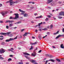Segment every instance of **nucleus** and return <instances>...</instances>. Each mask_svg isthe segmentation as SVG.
<instances>
[{
	"label": "nucleus",
	"instance_id": "obj_1",
	"mask_svg": "<svg viewBox=\"0 0 64 64\" xmlns=\"http://www.w3.org/2000/svg\"><path fill=\"white\" fill-rule=\"evenodd\" d=\"M18 3V1H16V2H10V6H11V5H12V4H15V3H16H16Z\"/></svg>",
	"mask_w": 64,
	"mask_h": 64
},
{
	"label": "nucleus",
	"instance_id": "obj_2",
	"mask_svg": "<svg viewBox=\"0 0 64 64\" xmlns=\"http://www.w3.org/2000/svg\"><path fill=\"white\" fill-rule=\"evenodd\" d=\"M14 15L16 16L14 18V19H16L19 18V14H15Z\"/></svg>",
	"mask_w": 64,
	"mask_h": 64
},
{
	"label": "nucleus",
	"instance_id": "obj_3",
	"mask_svg": "<svg viewBox=\"0 0 64 64\" xmlns=\"http://www.w3.org/2000/svg\"><path fill=\"white\" fill-rule=\"evenodd\" d=\"M5 52V51L4 50V49L1 48L0 49V53H1V54H2V53H4Z\"/></svg>",
	"mask_w": 64,
	"mask_h": 64
},
{
	"label": "nucleus",
	"instance_id": "obj_4",
	"mask_svg": "<svg viewBox=\"0 0 64 64\" xmlns=\"http://www.w3.org/2000/svg\"><path fill=\"white\" fill-rule=\"evenodd\" d=\"M60 15L61 16V15H62L64 16V12H61L59 13Z\"/></svg>",
	"mask_w": 64,
	"mask_h": 64
},
{
	"label": "nucleus",
	"instance_id": "obj_5",
	"mask_svg": "<svg viewBox=\"0 0 64 64\" xmlns=\"http://www.w3.org/2000/svg\"><path fill=\"white\" fill-rule=\"evenodd\" d=\"M61 36H64V35H61V34H59L57 36L56 38V39H58V38H59L60 37H61Z\"/></svg>",
	"mask_w": 64,
	"mask_h": 64
},
{
	"label": "nucleus",
	"instance_id": "obj_6",
	"mask_svg": "<svg viewBox=\"0 0 64 64\" xmlns=\"http://www.w3.org/2000/svg\"><path fill=\"white\" fill-rule=\"evenodd\" d=\"M56 4H57L56 3L54 2H53L52 3H51V4L52 6H55Z\"/></svg>",
	"mask_w": 64,
	"mask_h": 64
},
{
	"label": "nucleus",
	"instance_id": "obj_7",
	"mask_svg": "<svg viewBox=\"0 0 64 64\" xmlns=\"http://www.w3.org/2000/svg\"><path fill=\"white\" fill-rule=\"evenodd\" d=\"M36 54L35 52H34L32 54V56H33L34 57H35L36 56Z\"/></svg>",
	"mask_w": 64,
	"mask_h": 64
},
{
	"label": "nucleus",
	"instance_id": "obj_8",
	"mask_svg": "<svg viewBox=\"0 0 64 64\" xmlns=\"http://www.w3.org/2000/svg\"><path fill=\"white\" fill-rule=\"evenodd\" d=\"M52 1H53V0H48L47 3V4H49V3H51Z\"/></svg>",
	"mask_w": 64,
	"mask_h": 64
},
{
	"label": "nucleus",
	"instance_id": "obj_9",
	"mask_svg": "<svg viewBox=\"0 0 64 64\" xmlns=\"http://www.w3.org/2000/svg\"><path fill=\"white\" fill-rule=\"evenodd\" d=\"M0 34L1 35H4V36H6L7 35V34L5 33L1 32Z\"/></svg>",
	"mask_w": 64,
	"mask_h": 64
},
{
	"label": "nucleus",
	"instance_id": "obj_10",
	"mask_svg": "<svg viewBox=\"0 0 64 64\" xmlns=\"http://www.w3.org/2000/svg\"><path fill=\"white\" fill-rule=\"evenodd\" d=\"M42 23H43V22H41L40 23H38V25H36V27H37V26H41V24H42Z\"/></svg>",
	"mask_w": 64,
	"mask_h": 64
},
{
	"label": "nucleus",
	"instance_id": "obj_11",
	"mask_svg": "<svg viewBox=\"0 0 64 64\" xmlns=\"http://www.w3.org/2000/svg\"><path fill=\"white\" fill-rule=\"evenodd\" d=\"M30 45H35V44H36L37 43V42H36L35 43H32L30 42Z\"/></svg>",
	"mask_w": 64,
	"mask_h": 64
},
{
	"label": "nucleus",
	"instance_id": "obj_12",
	"mask_svg": "<svg viewBox=\"0 0 64 64\" xmlns=\"http://www.w3.org/2000/svg\"><path fill=\"white\" fill-rule=\"evenodd\" d=\"M28 16V14H27V13L24 14V17H27Z\"/></svg>",
	"mask_w": 64,
	"mask_h": 64
},
{
	"label": "nucleus",
	"instance_id": "obj_13",
	"mask_svg": "<svg viewBox=\"0 0 64 64\" xmlns=\"http://www.w3.org/2000/svg\"><path fill=\"white\" fill-rule=\"evenodd\" d=\"M24 55H28V56H30V55L29 54L26 53V52H24Z\"/></svg>",
	"mask_w": 64,
	"mask_h": 64
},
{
	"label": "nucleus",
	"instance_id": "obj_14",
	"mask_svg": "<svg viewBox=\"0 0 64 64\" xmlns=\"http://www.w3.org/2000/svg\"><path fill=\"white\" fill-rule=\"evenodd\" d=\"M60 48H62V49H64V46H63V44H62L60 45Z\"/></svg>",
	"mask_w": 64,
	"mask_h": 64
},
{
	"label": "nucleus",
	"instance_id": "obj_15",
	"mask_svg": "<svg viewBox=\"0 0 64 64\" xmlns=\"http://www.w3.org/2000/svg\"><path fill=\"white\" fill-rule=\"evenodd\" d=\"M49 61H51V62H54L55 61V60H53V59H51L49 60Z\"/></svg>",
	"mask_w": 64,
	"mask_h": 64
},
{
	"label": "nucleus",
	"instance_id": "obj_16",
	"mask_svg": "<svg viewBox=\"0 0 64 64\" xmlns=\"http://www.w3.org/2000/svg\"><path fill=\"white\" fill-rule=\"evenodd\" d=\"M6 12H2V16H4L5 14H6Z\"/></svg>",
	"mask_w": 64,
	"mask_h": 64
},
{
	"label": "nucleus",
	"instance_id": "obj_17",
	"mask_svg": "<svg viewBox=\"0 0 64 64\" xmlns=\"http://www.w3.org/2000/svg\"><path fill=\"white\" fill-rule=\"evenodd\" d=\"M30 61L32 63H34V62H36V61L34 60H30Z\"/></svg>",
	"mask_w": 64,
	"mask_h": 64
},
{
	"label": "nucleus",
	"instance_id": "obj_18",
	"mask_svg": "<svg viewBox=\"0 0 64 64\" xmlns=\"http://www.w3.org/2000/svg\"><path fill=\"white\" fill-rule=\"evenodd\" d=\"M59 31H58L54 33L53 34L54 35H56V34H58V33H59Z\"/></svg>",
	"mask_w": 64,
	"mask_h": 64
},
{
	"label": "nucleus",
	"instance_id": "obj_19",
	"mask_svg": "<svg viewBox=\"0 0 64 64\" xmlns=\"http://www.w3.org/2000/svg\"><path fill=\"white\" fill-rule=\"evenodd\" d=\"M2 45H4L5 44V42H2L1 43Z\"/></svg>",
	"mask_w": 64,
	"mask_h": 64
},
{
	"label": "nucleus",
	"instance_id": "obj_20",
	"mask_svg": "<svg viewBox=\"0 0 64 64\" xmlns=\"http://www.w3.org/2000/svg\"><path fill=\"white\" fill-rule=\"evenodd\" d=\"M19 11L21 12H23V13H25V12L24 11L22 10L21 9H19Z\"/></svg>",
	"mask_w": 64,
	"mask_h": 64
},
{
	"label": "nucleus",
	"instance_id": "obj_21",
	"mask_svg": "<svg viewBox=\"0 0 64 64\" xmlns=\"http://www.w3.org/2000/svg\"><path fill=\"white\" fill-rule=\"evenodd\" d=\"M56 60L57 61H58V62H61V61L58 58H56Z\"/></svg>",
	"mask_w": 64,
	"mask_h": 64
},
{
	"label": "nucleus",
	"instance_id": "obj_22",
	"mask_svg": "<svg viewBox=\"0 0 64 64\" xmlns=\"http://www.w3.org/2000/svg\"><path fill=\"white\" fill-rule=\"evenodd\" d=\"M14 22V21L13 20H10L9 23H13V22Z\"/></svg>",
	"mask_w": 64,
	"mask_h": 64
},
{
	"label": "nucleus",
	"instance_id": "obj_23",
	"mask_svg": "<svg viewBox=\"0 0 64 64\" xmlns=\"http://www.w3.org/2000/svg\"><path fill=\"white\" fill-rule=\"evenodd\" d=\"M46 57H47V56H48L49 57H51V55H50L48 54H46Z\"/></svg>",
	"mask_w": 64,
	"mask_h": 64
},
{
	"label": "nucleus",
	"instance_id": "obj_24",
	"mask_svg": "<svg viewBox=\"0 0 64 64\" xmlns=\"http://www.w3.org/2000/svg\"><path fill=\"white\" fill-rule=\"evenodd\" d=\"M25 57L27 59H28V60H29L30 59V58L28 57V56H25Z\"/></svg>",
	"mask_w": 64,
	"mask_h": 64
},
{
	"label": "nucleus",
	"instance_id": "obj_25",
	"mask_svg": "<svg viewBox=\"0 0 64 64\" xmlns=\"http://www.w3.org/2000/svg\"><path fill=\"white\" fill-rule=\"evenodd\" d=\"M11 60H12V59L11 58H9L8 60V62H10V61H11Z\"/></svg>",
	"mask_w": 64,
	"mask_h": 64
},
{
	"label": "nucleus",
	"instance_id": "obj_26",
	"mask_svg": "<svg viewBox=\"0 0 64 64\" xmlns=\"http://www.w3.org/2000/svg\"><path fill=\"white\" fill-rule=\"evenodd\" d=\"M42 17V16H39V17H36V18H41V17Z\"/></svg>",
	"mask_w": 64,
	"mask_h": 64
},
{
	"label": "nucleus",
	"instance_id": "obj_27",
	"mask_svg": "<svg viewBox=\"0 0 64 64\" xmlns=\"http://www.w3.org/2000/svg\"><path fill=\"white\" fill-rule=\"evenodd\" d=\"M4 59L3 58H2V57H0V60H3Z\"/></svg>",
	"mask_w": 64,
	"mask_h": 64
},
{
	"label": "nucleus",
	"instance_id": "obj_28",
	"mask_svg": "<svg viewBox=\"0 0 64 64\" xmlns=\"http://www.w3.org/2000/svg\"><path fill=\"white\" fill-rule=\"evenodd\" d=\"M30 8H31L30 9V10H32V9H33V8H34V6H31L30 7Z\"/></svg>",
	"mask_w": 64,
	"mask_h": 64
},
{
	"label": "nucleus",
	"instance_id": "obj_29",
	"mask_svg": "<svg viewBox=\"0 0 64 64\" xmlns=\"http://www.w3.org/2000/svg\"><path fill=\"white\" fill-rule=\"evenodd\" d=\"M9 19H14V18L12 17V16H10V18Z\"/></svg>",
	"mask_w": 64,
	"mask_h": 64
},
{
	"label": "nucleus",
	"instance_id": "obj_30",
	"mask_svg": "<svg viewBox=\"0 0 64 64\" xmlns=\"http://www.w3.org/2000/svg\"><path fill=\"white\" fill-rule=\"evenodd\" d=\"M13 26V24H10V27H12Z\"/></svg>",
	"mask_w": 64,
	"mask_h": 64
},
{
	"label": "nucleus",
	"instance_id": "obj_31",
	"mask_svg": "<svg viewBox=\"0 0 64 64\" xmlns=\"http://www.w3.org/2000/svg\"><path fill=\"white\" fill-rule=\"evenodd\" d=\"M27 33H26L24 35V36H27Z\"/></svg>",
	"mask_w": 64,
	"mask_h": 64
},
{
	"label": "nucleus",
	"instance_id": "obj_32",
	"mask_svg": "<svg viewBox=\"0 0 64 64\" xmlns=\"http://www.w3.org/2000/svg\"><path fill=\"white\" fill-rule=\"evenodd\" d=\"M14 39L12 38H10V39H9V40L10 41H12V40H14Z\"/></svg>",
	"mask_w": 64,
	"mask_h": 64
},
{
	"label": "nucleus",
	"instance_id": "obj_33",
	"mask_svg": "<svg viewBox=\"0 0 64 64\" xmlns=\"http://www.w3.org/2000/svg\"><path fill=\"white\" fill-rule=\"evenodd\" d=\"M10 20H6V23H9V21H10Z\"/></svg>",
	"mask_w": 64,
	"mask_h": 64
},
{
	"label": "nucleus",
	"instance_id": "obj_34",
	"mask_svg": "<svg viewBox=\"0 0 64 64\" xmlns=\"http://www.w3.org/2000/svg\"><path fill=\"white\" fill-rule=\"evenodd\" d=\"M9 41H10L9 39H8L6 40V42H9Z\"/></svg>",
	"mask_w": 64,
	"mask_h": 64
},
{
	"label": "nucleus",
	"instance_id": "obj_35",
	"mask_svg": "<svg viewBox=\"0 0 64 64\" xmlns=\"http://www.w3.org/2000/svg\"><path fill=\"white\" fill-rule=\"evenodd\" d=\"M32 48H33V46H31V48H30V50H32Z\"/></svg>",
	"mask_w": 64,
	"mask_h": 64
},
{
	"label": "nucleus",
	"instance_id": "obj_36",
	"mask_svg": "<svg viewBox=\"0 0 64 64\" xmlns=\"http://www.w3.org/2000/svg\"><path fill=\"white\" fill-rule=\"evenodd\" d=\"M18 63L19 64H23V63L22 62H19Z\"/></svg>",
	"mask_w": 64,
	"mask_h": 64
},
{
	"label": "nucleus",
	"instance_id": "obj_37",
	"mask_svg": "<svg viewBox=\"0 0 64 64\" xmlns=\"http://www.w3.org/2000/svg\"><path fill=\"white\" fill-rule=\"evenodd\" d=\"M11 34V32H9L7 33V34L8 35H9V34Z\"/></svg>",
	"mask_w": 64,
	"mask_h": 64
},
{
	"label": "nucleus",
	"instance_id": "obj_38",
	"mask_svg": "<svg viewBox=\"0 0 64 64\" xmlns=\"http://www.w3.org/2000/svg\"><path fill=\"white\" fill-rule=\"evenodd\" d=\"M49 61V60H46V63L45 64H47V62Z\"/></svg>",
	"mask_w": 64,
	"mask_h": 64
},
{
	"label": "nucleus",
	"instance_id": "obj_39",
	"mask_svg": "<svg viewBox=\"0 0 64 64\" xmlns=\"http://www.w3.org/2000/svg\"><path fill=\"white\" fill-rule=\"evenodd\" d=\"M13 55H10V57H13Z\"/></svg>",
	"mask_w": 64,
	"mask_h": 64
},
{
	"label": "nucleus",
	"instance_id": "obj_40",
	"mask_svg": "<svg viewBox=\"0 0 64 64\" xmlns=\"http://www.w3.org/2000/svg\"><path fill=\"white\" fill-rule=\"evenodd\" d=\"M21 22H17V24H19V23H21Z\"/></svg>",
	"mask_w": 64,
	"mask_h": 64
},
{
	"label": "nucleus",
	"instance_id": "obj_41",
	"mask_svg": "<svg viewBox=\"0 0 64 64\" xmlns=\"http://www.w3.org/2000/svg\"><path fill=\"white\" fill-rule=\"evenodd\" d=\"M50 27L51 28H52L53 27V25H51L50 26Z\"/></svg>",
	"mask_w": 64,
	"mask_h": 64
},
{
	"label": "nucleus",
	"instance_id": "obj_42",
	"mask_svg": "<svg viewBox=\"0 0 64 64\" xmlns=\"http://www.w3.org/2000/svg\"><path fill=\"white\" fill-rule=\"evenodd\" d=\"M24 13L22 12V13L20 14V15H24Z\"/></svg>",
	"mask_w": 64,
	"mask_h": 64
},
{
	"label": "nucleus",
	"instance_id": "obj_43",
	"mask_svg": "<svg viewBox=\"0 0 64 64\" xmlns=\"http://www.w3.org/2000/svg\"><path fill=\"white\" fill-rule=\"evenodd\" d=\"M35 32L36 33H37V32H38V30H36L35 31Z\"/></svg>",
	"mask_w": 64,
	"mask_h": 64
},
{
	"label": "nucleus",
	"instance_id": "obj_44",
	"mask_svg": "<svg viewBox=\"0 0 64 64\" xmlns=\"http://www.w3.org/2000/svg\"><path fill=\"white\" fill-rule=\"evenodd\" d=\"M46 21H48V18H46V19L45 20Z\"/></svg>",
	"mask_w": 64,
	"mask_h": 64
},
{
	"label": "nucleus",
	"instance_id": "obj_45",
	"mask_svg": "<svg viewBox=\"0 0 64 64\" xmlns=\"http://www.w3.org/2000/svg\"><path fill=\"white\" fill-rule=\"evenodd\" d=\"M58 17L59 19H61L62 18V17L58 16Z\"/></svg>",
	"mask_w": 64,
	"mask_h": 64
},
{
	"label": "nucleus",
	"instance_id": "obj_46",
	"mask_svg": "<svg viewBox=\"0 0 64 64\" xmlns=\"http://www.w3.org/2000/svg\"><path fill=\"white\" fill-rule=\"evenodd\" d=\"M47 36V35H46L45 36L43 37V38H45L46 37V36Z\"/></svg>",
	"mask_w": 64,
	"mask_h": 64
},
{
	"label": "nucleus",
	"instance_id": "obj_47",
	"mask_svg": "<svg viewBox=\"0 0 64 64\" xmlns=\"http://www.w3.org/2000/svg\"><path fill=\"white\" fill-rule=\"evenodd\" d=\"M8 51H11V52H12L13 51H12V50H10V49H9L8 50Z\"/></svg>",
	"mask_w": 64,
	"mask_h": 64
},
{
	"label": "nucleus",
	"instance_id": "obj_48",
	"mask_svg": "<svg viewBox=\"0 0 64 64\" xmlns=\"http://www.w3.org/2000/svg\"><path fill=\"white\" fill-rule=\"evenodd\" d=\"M42 52V50H40V51H39L38 52V53H41V52Z\"/></svg>",
	"mask_w": 64,
	"mask_h": 64
},
{
	"label": "nucleus",
	"instance_id": "obj_49",
	"mask_svg": "<svg viewBox=\"0 0 64 64\" xmlns=\"http://www.w3.org/2000/svg\"><path fill=\"white\" fill-rule=\"evenodd\" d=\"M6 28L7 29H8L9 28V26H6Z\"/></svg>",
	"mask_w": 64,
	"mask_h": 64
},
{
	"label": "nucleus",
	"instance_id": "obj_50",
	"mask_svg": "<svg viewBox=\"0 0 64 64\" xmlns=\"http://www.w3.org/2000/svg\"><path fill=\"white\" fill-rule=\"evenodd\" d=\"M17 38V36H16L15 38L14 39H16Z\"/></svg>",
	"mask_w": 64,
	"mask_h": 64
},
{
	"label": "nucleus",
	"instance_id": "obj_51",
	"mask_svg": "<svg viewBox=\"0 0 64 64\" xmlns=\"http://www.w3.org/2000/svg\"><path fill=\"white\" fill-rule=\"evenodd\" d=\"M0 23H3V21H2L1 20H0Z\"/></svg>",
	"mask_w": 64,
	"mask_h": 64
},
{
	"label": "nucleus",
	"instance_id": "obj_52",
	"mask_svg": "<svg viewBox=\"0 0 64 64\" xmlns=\"http://www.w3.org/2000/svg\"><path fill=\"white\" fill-rule=\"evenodd\" d=\"M62 32H64V28H63L62 30Z\"/></svg>",
	"mask_w": 64,
	"mask_h": 64
},
{
	"label": "nucleus",
	"instance_id": "obj_53",
	"mask_svg": "<svg viewBox=\"0 0 64 64\" xmlns=\"http://www.w3.org/2000/svg\"><path fill=\"white\" fill-rule=\"evenodd\" d=\"M24 30H25V29H23L22 30L21 32H22V31H23Z\"/></svg>",
	"mask_w": 64,
	"mask_h": 64
},
{
	"label": "nucleus",
	"instance_id": "obj_54",
	"mask_svg": "<svg viewBox=\"0 0 64 64\" xmlns=\"http://www.w3.org/2000/svg\"><path fill=\"white\" fill-rule=\"evenodd\" d=\"M58 3H59L60 4H61L62 2H58Z\"/></svg>",
	"mask_w": 64,
	"mask_h": 64
},
{
	"label": "nucleus",
	"instance_id": "obj_55",
	"mask_svg": "<svg viewBox=\"0 0 64 64\" xmlns=\"http://www.w3.org/2000/svg\"><path fill=\"white\" fill-rule=\"evenodd\" d=\"M48 18H51V16H49V15H48Z\"/></svg>",
	"mask_w": 64,
	"mask_h": 64
},
{
	"label": "nucleus",
	"instance_id": "obj_56",
	"mask_svg": "<svg viewBox=\"0 0 64 64\" xmlns=\"http://www.w3.org/2000/svg\"><path fill=\"white\" fill-rule=\"evenodd\" d=\"M47 34L48 35H50V33H49V32H47Z\"/></svg>",
	"mask_w": 64,
	"mask_h": 64
},
{
	"label": "nucleus",
	"instance_id": "obj_57",
	"mask_svg": "<svg viewBox=\"0 0 64 64\" xmlns=\"http://www.w3.org/2000/svg\"><path fill=\"white\" fill-rule=\"evenodd\" d=\"M31 23H34V22L33 21H31Z\"/></svg>",
	"mask_w": 64,
	"mask_h": 64
},
{
	"label": "nucleus",
	"instance_id": "obj_58",
	"mask_svg": "<svg viewBox=\"0 0 64 64\" xmlns=\"http://www.w3.org/2000/svg\"><path fill=\"white\" fill-rule=\"evenodd\" d=\"M3 39V38H0V40H2Z\"/></svg>",
	"mask_w": 64,
	"mask_h": 64
},
{
	"label": "nucleus",
	"instance_id": "obj_59",
	"mask_svg": "<svg viewBox=\"0 0 64 64\" xmlns=\"http://www.w3.org/2000/svg\"><path fill=\"white\" fill-rule=\"evenodd\" d=\"M52 47L53 48H55V46H52Z\"/></svg>",
	"mask_w": 64,
	"mask_h": 64
},
{
	"label": "nucleus",
	"instance_id": "obj_60",
	"mask_svg": "<svg viewBox=\"0 0 64 64\" xmlns=\"http://www.w3.org/2000/svg\"><path fill=\"white\" fill-rule=\"evenodd\" d=\"M2 6V4H0V7H1Z\"/></svg>",
	"mask_w": 64,
	"mask_h": 64
},
{
	"label": "nucleus",
	"instance_id": "obj_61",
	"mask_svg": "<svg viewBox=\"0 0 64 64\" xmlns=\"http://www.w3.org/2000/svg\"><path fill=\"white\" fill-rule=\"evenodd\" d=\"M32 39H35V37H34V36H32Z\"/></svg>",
	"mask_w": 64,
	"mask_h": 64
},
{
	"label": "nucleus",
	"instance_id": "obj_62",
	"mask_svg": "<svg viewBox=\"0 0 64 64\" xmlns=\"http://www.w3.org/2000/svg\"><path fill=\"white\" fill-rule=\"evenodd\" d=\"M11 49L12 50H14V48H11Z\"/></svg>",
	"mask_w": 64,
	"mask_h": 64
},
{
	"label": "nucleus",
	"instance_id": "obj_63",
	"mask_svg": "<svg viewBox=\"0 0 64 64\" xmlns=\"http://www.w3.org/2000/svg\"><path fill=\"white\" fill-rule=\"evenodd\" d=\"M28 3H30V4H31V3H32V2H28Z\"/></svg>",
	"mask_w": 64,
	"mask_h": 64
},
{
	"label": "nucleus",
	"instance_id": "obj_64",
	"mask_svg": "<svg viewBox=\"0 0 64 64\" xmlns=\"http://www.w3.org/2000/svg\"><path fill=\"white\" fill-rule=\"evenodd\" d=\"M46 28H44V29H43V30H46Z\"/></svg>",
	"mask_w": 64,
	"mask_h": 64
}]
</instances>
